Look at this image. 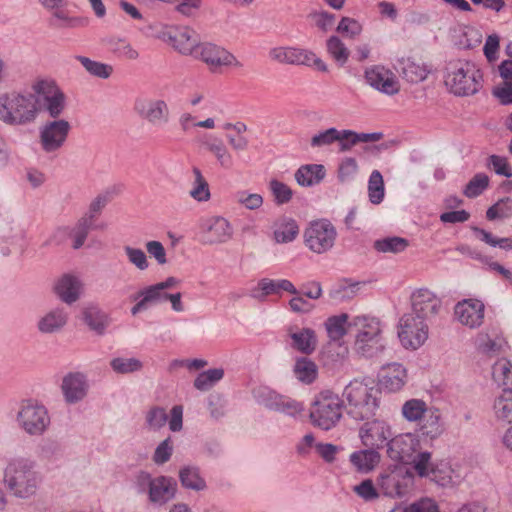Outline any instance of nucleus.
<instances>
[{
    "label": "nucleus",
    "instance_id": "nucleus-28",
    "mask_svg": "<svg viewBox=\"0 0 512 512\" xmlns=\"http://www.w3.org/2000/svg\"><path fill=\"white\" fill-rule=\"evenodd\" d=\"M349 460L358 472L369 473L379 464L381 455L378 450L367 448L353 452Z\"/></svg>",
    "mask_w": 512,
    "mask_h": 512
},
{
    "label": "nucleus",
    "instance_id": "nucleus-17",
    "mask_svg": "<svg viewBox=\"0 0 512 512\" xmlns=\"http://www.w3.org/2000/svg\"><path fill=\"white\" fill-rule=\"evenodd\" d=\"M412 476L408 470L399 468L382 475L380 488L384 495L389 497H403L409 489Z\"/></svg>",
    "mask_w": 512,
    "mask_h": 512
},
{
    "label": "nucleus",
    "instance_id": "nucleus-48",
    "mask_svg": "<svg viewBox=\"0 0 512 512\" xmlns=\"http://www.w3.org/2000/svg\"><path fill=\"white\" fill-rule=\"evenodd\" d=\"M430 408L420 399L407 400L402 406V415L409 422H419Z\"/></svg>",
    "mask_w": 512,
    "mask_h": 512
},
{
    "label": "nucleus",
    "instance_id": "nucleus-34",
    "mask_svg": "<svg viewBox=\"0 0 512 512\" xmlns=\"http://www.w3.org/2000/svg\"><path fill=\"white\" fill-rule=\"evenodd\" d=\"M204 146L215 156L222 168L231 169L233 167V157L220 138L210 136L204 141Z\"/></svg>",
    "mask_w": 512,
    "mask_h": 512
},
{
    "label": "nucleus",
    "instance_id": "nucleus-14",
    "mask_svg": "<svg viewBox=\"0 0 512 512\" xmlns=\"http://www.w3.org/2000/svg\"><path fill=\"white\" fill-rule=\"evenodd\" d=\"M70 129V123L64 119H55L45 123L40 129V142L43 150L47 153L59 150L66 142Z\"/></svg>",
    "mask_w": 512,
    "mask_h": 512
},
{
    "label": "nucleus",
    "instance_id": "nucleus-53",
    "mask_svg": "<svg viewBox=\"0 0 512 512\" xmlns=\"http://www.w3.org/2000/svg\"><path fill=\"white\" fill-rule=\"evenodd\" d=\"M327 51L340 65H344L350 55L348 48L338 36H330L326 42Z\"/></svg>",
    "mask_w": 512,
    "mask_h": 512
},
{
    "label": "nucleus",
    "instance_id": "nucleus-10",
    "mask_svg": "<svg viewBox=\"0 0 512 512\" xmlns=\"http://www.w3.org/2000/svg\"><path fill=\"white\" fill-rule=\"evenodd\" d=\"M134 111L155 127L167 125L171 118L167 102L158 98H137L134 102Z\"/></svg>",
    "mask_w": 512,
    "mask_h": 512
},
{
    "label": "nucleus",
    "instance_id": "nucleus-44",
    "mask_svg": "<svg viewBox=\"0 0 512 512\" xmlns=\"http://www.w3.org/2000/svg\"><path fill=\"white\" fill-rule=\"evenodd\" d=\"M293 371L296 378L305 384L314 382L318 374L316 364L307 357L298 358Z\"/></svg>",
    "mask_w": 512,
    "mask_h": 512
},
{
    "label": "nucleus",
    "instance_id": "nucleus-57",
    "mask_svg": "<svg viewBox=\"0 0 512 512\" xmlns=\"http://www.w3.org/2000/svg\"><path fill=\"white\" fill-rule=\"evenodd\" d=\"M269 188L277 205L286 204L292 199V189L277 179H272L269 182Z\"/></svg>",
    "mask_w": 512,
    "mask_h": 512
},
{
    "label": "nucleus",
    "instance_id": "nucleus-63",
    "mask_svg": "<svg viewBox=\"0 0 512 512\" xmlns=\"http://www.w3.org/2000/svg\"><path fill=\"white\" fill-rule=\"evenodd\" d=\"M358 172V164L355 158L345 157L338 167V179L340 182L352 180Z\"/></svg>",
    "mask_w": 512,
    "mask_h": 512
},
{
    "label": "nucleus",
    "instance_id": "nucleus-5",
    "mask_svg": "<svg viewBox=\"0 0 512 512\" xmlns=\"http://www.w3.org/2000/svg\"><path fill=\"white\" fill-rule=\"evenodd\" d=\"M15 420L18 428L30 437L42 436L51 424L46 406L31 398L20 402Z\"/></svg>",
    "mask_w": 512,
    "mask_h": 512
},
{
    "label": "nucleus",
    "instance_id": "nucleus-50",
    "mask_svg": "<svg viewBox=\"0 0 512 512\" xmlns=\"http://www.w3.org/2000/svg\"><path fill=\"white\" fill-rule=\"evenodd\" d=\"M385 195L384 180L378 170H373L368 181V196L372 204H380Z\"/></svg>",
    "mask_w": 512,
    "mask_h": 512
},
{
    "label": "nucleus",
    "instance_id": "nucleus-54",
    "mask_svg": "<svg viewBox=\"0 0 512 512\" xmlns=\"http://www.w3.org/2000/svg\"><path fill=\"white\" fill-rule=\"evenodd\" d=\"M110 366L118 374H129L140 371L143 364L137 358L116 357L110 361Z\"/></svg>",
    "mask_w": 512,
    "mask_h": 512
},
{
    "label": "nucleus",
    "instance_id": "nucleus-51",
    "mask_svg": "<svg viewBox=\"0 0 512 512\" xmlns=\"http://www.w3.org/2000/svg\"><path fill=\"white\" fill-rule=\"evenodd\" d=\"M258 285L265 295L279 294L281 291H286L291 294H298V291L293 283L286 279H262Z\"/></svg>",
    "mask_w": 512,
    "mask_h": 512
},
{
    "label": "nucleus",
    "instance_id": "nucleus-15",
    "mask_svg": "<svg viewBox=\"0 0 512 512\" xmlns=\"http://www.w3.org/2000/svg\"><path fill=\"white\" fill-rule=\"evenodd\" d=\"M393 433L389 424L385 421L374 419L366 421L359 430V437L362 444L367 448L375 450L386 447Z\"/></svg>",
    "mask_w": 512,
    "mask_h": 512
},
{
    "label": "nucleus",
    "instance_id": "nucleus-58",
    "mask_svg": "<svg viewBox=\"0 0 512 512\" xmlns=\"http://www.w3.org/2000/svg\"><path fill=\"white\" fill-rule=\"evenodd\" d=\"M111 199L112 196L109 191L98 194L90 203L88 211L83 215V217L88 218V220L95 223V220L101 214L105 206L111 201Z\"/></svg>",
    "mask_w": 512,
    "mask_h": 512
},
{
    "label": "nucleus",
    "instance_id": "nucleus-11",
    "mask_svg": "<svg viewBox=\"0 0 512 512\" xmlns=\"http://www.w3.org/2000/svg\"><path fill=\"white\" fill-rule=\"evenodd\" d=\"M201 242L206 245L223 244L233 237L230 222L221 216H213L200 223Z\"/></svg>",
    "mask_w": 512,
    "mask_h": 512
},
{
    "label": "nucleus",
    "instance_id": "nucleus-23",
    "mask_svg": "<svg viewBox=\"0 0 512 512\" xmlns=\"http://www.w3.org/2000/svg\"><path fill=\"white\" fill-rule=\"evenodd\" d=\"M176 491L177 483L173 478L158 476L154 478L148 499L152 504L164 505L175 497Z\"/></svg>",
    "mask_w": 512,
    "mask_h": 512
},
{
    "label": "nucleus",
    "instance_id": "nucleus-24",
    "mask_svg": "<svg viewBox=\"0 0 512 512\" xmlns=\"http://www.w3.org/2000/svg\"><path fill=\"white\" fill-rule=\"evenodd\" d=\"M169 40L173 47L184 55H193L199 47L197 34L187 28H177L169 32Z\"/></svg>",
    "mask_w": 512,
    "mask_h": 512
},
{
    "label": "nucleus",
    "instance_id": "nucleus-36",
    "mask_svg": "<svg viewBox=\"0 0 512 512\" xmlns=\"http://www.w3.org/2000/svg\"><path fill=\"white\" fill-rule=\"evenodd\" d=\"M397 69L401 76L410 83H419L425 80L429 73L424 65L416 63L410 58L400 60Z\"/></svg>",
    "mask_w": 512,
    "mask_h": 512
},
{
    "label": "nucleus",
    "instance_id": "nucleus-4",
    "mask_svg": "<svg viewBox=\"0 0 512 512\" xmlns=\"http://www.w3.org/2000/svg\"><path fill=\"white\" fill-rule=\"evenodd\" d=\"M380 390L362 381H351L343 391L347 413L357 421L369 420L379 407Z\"/></svg>",
    "mask_w": 512,
    "mask_h": 512
},
{
    "label": "nucleus",
    "instance_id": "nucleus-61",
    "mask_svg": "<svg viewBox=\"0 0 512 512\" xmlns=\"http://www.w3.org/2000/svg\"><path fill=\"white\" fill-rule=\"evenodd\" d=\"M363 28L359 21L350 17H342L336 31L346 37L355 38L359 36Z\"/></svg>",
    "mask_w": 512,
    "mask_h": 512
},
{
    "label": "nucleus",
    "instance_id": "nucleus-56",
    "mask_svg": "<svg viewBox=\"0 0 512 512\" xmlns=\"http://www.w3.org/2000/svg\"><path fill=\"white\" fill-rule=\"evenodd\" d=\"M489 185V177L484 173H477L467 183L463 194L468 198H475L481 195Z\"/></svg>",
    "mask_w": 512,
    "mask_h": 512
},
{
    "label": "nucleus",
    "instance_id": "nucleus-59",
    "mask_svg": "<svg viewBox=\"0 0 512 512\" xmlns=\"http://www.w3.org/2000/svg\"><path fill=\"white\" fill-rule=\"evenodd\" d=\"M145 420L149 429L157 431L166 424L168 416L163 407L154 406L146 413Z\"/></svg>",
    "mask_w": 512,
    "mask_h": 512
},
{
    "label": "nucleus",
    "instance_id": "nucleus-55",
    "mask_svg": "<svg viewBox=\"0 0 512 512\" xmlns=\"http://www.w3.org/2000/svg\"><path fill=\"white\" fill-rule=\"evenodd\" d=\"M495 416L508 423H512V394L503 393L495 399L493 405Z\"/></svg>",
    "mask_w": 512,
    "mask_h": 512
},
{
    "label": "nucleus",
    "instance_id": "nucleus-16",
    "mask_svg": "<svg viewBox=\"0 0 512 512\" xmlns=\"http://www.w3.org/2000/svg\"><path fill=\"white\" fill-rule=\"evenodd\" d=\"M412 312L410 314L428 320L438 314L441 300L430 290L421 288L411 295Z\"/></svg>",
    "mask_w": 512,
    "mask_h": 512
},
{
    "label": "nucleus",
    "instance_id": "nucleus-35",
    "mask_svg": "<svg viewBox=\"0 0 512 512\" xmlns=\"http://www.w3.org/2000/svg\"><path fill=\"white\" fill-rule=\"evenodd\" d=\"M179 480L181 485L190 490L203 491L207 488L205 479L200 474L197 466L187 465L179 470Z\"/></svg>",
    "mask_w": 512,
    "mask_h": 512
},
{
    "label": "nucleus",
    "instance_id": "nucleus-60",
    "mask_svg": "<svg viewBox=\"0 0 512 512\" xmlns=\"http://www.w3.org/2000/svg\"><path fill=\"white\" fill-rule=\"evenodd\" d=\"M338 139L339 130L331 127L315 134L310 140V145L313 148H321L332 145L333 143L337 142Z\"/></svg>",
    "mask_w": 512,
    "mask_h": 512
},
{
    "label": "nucleus",
    "instance_id": "nucleus-13",
    "mask_svg": "<svg viewBox=\"0 0 512 512\" xmlns=\"http://www.w3.org/2000/svg\"><path fill=\"white\" fill-rule=\"evenodd\" d=\"M194 57L206 63L212 72L218 71L223 66H242L232 53L211 43L200 44Z\"/></svg>",
    "mask_w": 512,
    "mask_h": 512
},
{
    "label": "nucleus",
    "instance_id": "nucleus-25",
    "mask_svg": "<svg viewBox=\"0 0 512 512\" xmlns=\"http://www.w3.org/2000/svg\"><path fill=\"white\" fill-rule=\"evenodd\" d=\"M96 228L92 221L82 216L71 229L68 227L57 229L55 236L68 235L73 240L72 247L77 250L84 245L89 232Z\"/></svg>",
    "mask_w": 512,
    "mask_h": 512
},
{
    "label": "nucleus",
    "instance_id": "nucleus-30",
    "mask_svg": "<svg viewBox=\"0 0 512 512\" xmlns=\"http://www.w3.org/2000/svg\"><path fill=\"white\" fill-rule=\"evenodd\" d=\"M307 50L296 47H276L270 50L269 56L282 64L303 65Z\"/></svg>",
    "mask_w": 512,
    "mask_h": 512
},
{
    "label": "nucleus",
    "instance_id": "nucleus-41",
    "mask_svg": "<svg viewBox=\"0 0 512 512\" xmlns=\"http://www.w3.org/2000/svg\"><path fill=\"white\" fill-rule=\"evenodd\" d=\"M104 42L109 51L119 58L126 60H137L139 58V52L126 39L111 37L104 40Z\"/></svg>",
    "mask_w": 512,
    "mask_h": 512
},
{
    "label": "nucleus",
    "instance_id": "nucleus-47",
    "mask_svg": "<svg viewBox=\"0 0 512 512\" xmlns=\"http://www.w3.org/2000/svg\"><path fill=\"white\" fill-rule=\"evenodd\" d=\"M166 291L162 290L157 284L147 286L134 294L131 299L138 300L140 297L144 299L148 307L159 305L166 302Z\"/></svg>",
    "mask_w": 512,
    "mask_h": 512
},
{
    "label": "nucleus",
    "instance_id": "nucleus-19",
    "mask_svg": "<svg viewBox=\"0 0 512 512\" xmlns=\"http://www.w3.org/2000/svg\"><path fill=\"white\" fill-rule=\"evenodd\" d=\"M454 312L461 324L476 328L483 323L484 304L479 300H463L456 304Z\"/></svg>",
    "mask_w": 512,
    "mask_h": 512
},
{
    "label": "nucleus",
    "instance_id": "nucleus-9",
    "mask_svg": "<svg viewBox=\"0 0 512 512\" xmlns=\"http://www.w3.org/2000/svg\"><path fill=\"white\" fill-rule=\"evenodd\" d=\"M33 92L38 97V105L42 100L44 109L51 118L57 119L65 110L66 97L61 89L52 81L39 80L32 86Z\"/></svg>",
    "mask_w": 512,
    "mask_h": 512
},
{
    "label": "nucleus",
    "instance_id": "nucleus-43",
    "mask_svg": "<svg viewBox=\"0 0 512 512\" xmlns=\"http://www.w3.org/2000/svg\"><path fill=\"white\" fill-rule=\"evenodd\" d=\"M386 348V341L382 334L371 337L355 345L356 351L366 357L374 358L379 356Z\"/></svg>",
    "mask_w": 512,
    "mask_h": 512
},
{
    "label": "nucleus",
    "instance_id": "nucleus-3",
    "mask_svg": "<svg viewBox=\"0 0 512 512\" xmlns=\"http://www.w3.org/2000/svg\"><path fill=\"white\" fill-rule=\"evenodd\" d=\"M483 76L475 64L467 60H451L445 67L444 83L455 96H471L482 88Z\"/></svg>",
    "mask_w": 512,
    "mask_h": 512
},
{
    "label": "nucleus",
    "instance_id": "nucleus-29",
    "mask_svg": "<svg viewBox=\"0 0 512 512\" xmlns=\"http://www.w3.org/2000/svg\"><path fill=\"white\" fill-rule=\"evenodd\" d=\"M49 25L56 29H75L88 25V19L80 16H71L65 8L52 10Z\"/></svg>",
    "mask_w": 512,
    "mask_h": 512
},
{
    "label": "nucleus",
    "instance_id": "nucleus-62",
    "mask_svg": "<svg viewBox=\"0 0 512 512\" xmlns=\"http://www.w3.org/2000/svg\"><path fill=\"white\" fill-rule=\"evenodd\" d=\"M174 446L171 437H167L158 444L153 454V461L157 465L168 462L173 454Z\"/></svg>",
    "mask_w": 512,
    "mask_h": 512
},
{
    "label": "nucleus",
    "instance_id": "nucleus-37",
    "mask_svg": "<svg viewBox=\"0 0 512 512\" xmlns=\"http://www.w3.org/2000/svg\"><path fill=\"white\" fill-rule=\"evenodd\" d=\"M427 478L441 487L453 486L459 481V475L454 472L448 463L443 461L436 463Z\"/></svg>",
    "mask_w": 512,
    "mask_h": 512
},
{
    "label": "nucleus",
    "instance_id": "nucleus-40",
    "mask_svg": "<svg viewBox=\"0 0 512 512\" xmlns=\"http://www.w3.org/2000/svg\"><path fill=\"white\" fill-rule=\"evenodd\" d=\"M290 337L293 341L292 347L304 354H310L316 349V335L314 330L310 328H303L291 333Z\"/></svg>",
    "mask_w": 512,
    "mask_h": 512
},
{
    "label": "nucleus",
    "instance_id": "nucleus-26",
    "mask_svg": "<svg viewBox=\"0 0 512 512\" xmlns=\"http://www.w3.org/2000/svg\"><path fill=\"white\" fill-rule=\"evenodd\" d=\"M443 431L444 426L441 422V414L436 408H430L418 422V432L420 435L431 440L438 438Z\"/></svg>",
    "mask_w": 512,
    "mask_h": 512
},
{
    "label": "nucleus",
    "instance_id": "nucleus-31",
    "mask_svg": "<svg viewBox=\"0 0 512 512\" xmlns=\"http://www.w3.org/2000/svg\"><path fill=\"white\" fill-rule=\"evenodd\" d=\"M81 283L72 275H64L56 284L55 290L62 301L72 304L79 298Z\"/></svg>",
    "mask_w": 512,
    "mask_h": 512
},
{
    "label": "nucleus",
    "instance_id": "nucleus-7",
    "mask_svg": "<svg viewBox=\"0 0 512 512\" xmlns=\"http://www.w3.org/2000/svg\"><path fill=\"white\" fill-rule=\"evenodd\" d=\"M429 328L425 320L412 314H404L398 324V337L406 349L416 350L428 338Z\"/></svg>",
    "mask_w": 512,
    "mask_h": 512
},
{
    "label": "nucleus",
    "instance_id": "nucleus-38",
    "mask_svg": "<svg viewBox=\"0 0 512 512\" xmlns=\"http://www.w3.org/2000/svg\"><path fill=\"white\" fill-rule=\"evenodd\" d=\"M84 322L90 330L103 335L110 324L109 316L97 307H89L84 311Z\"/></svg>",
    "mask_w": 512,
    "mask_h": 512
},
{
    "label": "nucleus",
    "instance_id": "nucleus-22",
    "mask_svg": "<svg viewBox=\"0 0 512 512\" xmlns=\"http://www.w3.org/2000/svg\"><path fill=\"white\" fill-rule=\"evenodd\" d=\"M348 327L355 332V345L382 334L381 323L375 317L356 316L349 322Z\"/></svg>",
    "mask_w": 512,
    "mask_h": 512
},
{
    "label": "nucleus",
    "instance_id": "nucleus-64",
    "mask_svg": "<svg viewBox=\"0 0 512 512\" xmlns=\"http://www.w3.org/2000/svg\"><path fill=\"white\" fill-rule=\"evenodd\" d=\"M123 249L128 261L137 269L144 271L149 267L147 256L142 249L134 248L128 245L124 246Z\"/></svg>",
    "mask_w": 512,
    "mask_h": 512
},
{
    "label": "nucleus",
    "instance_id": "nucleus-12",
    "mask_svg": "<svg viewBox=\"0 0 512 512\" xmlns=\"http://www.w3.org/2000/svg\"><path fill=\"white\" fill-rule=\"evenodd\" d=\"M418 447L419 441L414 434H399L391 437L386 443V454L392 461L408 465L413 461V455Z\"/></svg>",
    "mask_w": 512,
    "mask_h": 512
},
{
    "label": "nucleus",
    "instance_id": "nucleus-2",
    "mask_svg": "<svg viewBox=\"0 0 512 512\" xmlns=\"http://www.w3.org/2000/svg\"><path fill=\"white\" fill-rule=\"evenodd\" d=\"M39 111L35 92L12 91L0 94V121L7 125L24 126L33 123Z\"/></svg>",
    "mask_w": 512,
    "mask_h": 512
},
{
    "label": "nucleus",
    "instance_id": "nucleus-52",
    "mask_svg": "<svg viewBox=\"0 0 512 512\" xmlns=\"http://www.w3.org/2000/svg\"><path fill=\"white\" fill-rule=\"evenodd\" d=\"M408 241L402 237H386L374 242V249L382 253H400L408 247Z\"/></svg>",
    "mask_w": 512,
    "mask_h": 512
},
{
    "label": "nucleus",
    "instance_id": "nucleus-39",
    "mask_svg": "<svg viewBox=\"0 0 512 512\" xmlns=\"http://www.w3.org/2000/svg\"><path fill=\"white\" fill-rule=\"evenodd\" d=\"M299 233V227L295 220L283 217L274 225V239L277 243L293 241Z\"/></svg>",
    "mask_w": 512,
    "mask_h": 512
},
{
    "label": "nucleus",
    "instance_id": "nucleus-49",
    "mask_svg": "<svg viewBox=\"0 0 512 512\" xmlns=\"http://www.w3.org/2000/svg\"><path fill=\"white\" fill-rule=\"evenodd\" d=\"M75 58L82 64V66L85 68V70L92 76H95V77H98L101 79H107L113 73V67L109 64L91 60L90 58H88L86 56L78 55Z\"/></svg>",
    "mask_w": 512,
    "mask_h": 512
},
{
    "label": "nucleus",
    "instance_id": "nucleus-6",
    "mask_svg": "<svg viewBox=\"0 0 512 512\" xmlns=\"http://www.w3.org/2000/svg\"><path fill=\"white\" fill-rule=\"evenodd\" d=\"M343 401L331 391L321 392L313 403L310 418L322 430L335 427L342 417Z\"/></svg>",
    "mask_w": 512,
    "mask_h": 512
},
{
    "label": "nucleus",
    "instance_id": "nucleus-21",
    "mask_svg": "<svg viewBox=\"0 0 512 512\" xmlns=\"http://www.w3.org/2000/svg\"><path fill=\"white\" fill-rule=\"evenodd\" d=\"M407 381L406 369L399 363L383 366L380 372V386L389 391L397 392L403 388Z\"/></svg>",
    "mask_w": 512,
    "mask_h": 512
},
{
    "label": "nucleus",
    "instance_id": "nucleus-45",
    "mask_svg": "<svg viewBox=\"0 0 512 512\" xmlns=\"http://www.w3.org/2000/svg\"><path fill=\"white\" fill-rule=\"evenodd\" d=\"M415 473L420 477L427 478L433 470L436 462L432 460V455L428 451H418L413 455V461L409 462Z\"/></svg>",
    "mask_w": 512,
    "mask_h": 512
},
{
    "label": "nucleus",
    "instance_id": "nucleus-46",
    "mask_svg": "<svg viewBox=\"0 0 512 512\" xmlns=\"http://www.w3.org/2000/svg\"><path fill=\"white\" fill-rule=\"evenodd\" d=\"M194 175L193 188L190 190L189 195L198 202H206L210 199L211 194L209 190V184L202 175L199 168L193 167Z\"/></svg>",
    "mask_w": 512,
    "mask_h": 512
},
{
    "label": "nucleus",
    "instance_id": "nucleus-33",
    "mask_svg": "<svg viewBox=\"0 0 512 512\" xmlns=\"http://www.w3.org/2000/svg\"><path fill=\"white\" fill-rule=\"evenodd\" d=\"M325 177V168L321 164H307L295 172V180L300 186H313Z\"/></svg>",
    "mask_w": 512,
    "mask_h": 512
},
{
    "label": "nucleus",
    "instance_id": "nucleus-20",
    "mask_svg": "<svg viewBox=\"0 0 512 512\" xmlns=\"http://www.w3.org/2000/svg\"><path fill=\"white\" fill-rule=\"evenodd\" d=\"M61 389L64 399L68 404L78 403L87 394L88 384L86 377L79 372L68 373L62 380Z\"/></svg>",
    "mask_w": 512,
    "mask_h": 512
},
{
    "label": "nucleus",
    "instance_id": "nucleus-32",
    "mask_svg": "<svg viewBox=\"0 0 512 512\" xmlns=\"http://www.w3.org/2000/svg\"><path fill=\"white\" fill-rule=\"evenodd\" d=\"M493 379L503 393L512 394V363L507 359H500L493 365Z\"/></svg>",
    "mask_w": 512,
    "mask_h": 512
},
{
    "label": "nucleus",
    "instance_id": "nucleus-27",
    "mask_svg": "<svg viewBox=\"0 0 512 512\" xmlns=\"http://www.w3.org/2000/svg\"><path fill=\"white\" fill-rule=\"evenodd\" d=\"M68 321V312L64 308H54L41 317L37 327L41 333L52 334L59 332Z\"/></svg>",
    "mask_w": 512,
    "mask_h": 512
},
{
    "label": "nucleus",
    "instance_id": "nucleus-1",
    "mask_svg": "<svg viewBox=\"0 0 512 512\" xmlns=\"http://www.w3.org/2000/svg\"><path fill=\"white\" fill-rule=\"evenodd\" d=\"M43 482L36 460L19 456L12 458L3 471V484L12 496L27 500L37 495Z\"/></svg>",
    "mask_w": 512,
    "mask_h": 512
},
{
    "label": "nucleus",
    "instance_id": "nucleus-8",
    "mask_svg": "<svg viewBox=\"0 0 512 512\" xmlns=\"http://www.w3.org/2000/svg\"><path fill=\"white\" fill-rule=\"evenodd\" d=\"M336 236L335 227L325 219L312 222L304 232L306 246L318 254L330 250L334 246Z\"/></svg>",
    "mask_w": 512,
    "mask_h": 512
},
{
    "label": "nucleus",
    "instance_id": "nucleus-42",
    "mask_svg": "<svg viewBox=\"0 0 512 512\" xmlns=\"http://www.w3.org/2000/svg\"><path fill=\"white\" fill-rule=\"evenodd\" d=\"M349 316L346 313L329 317L325 322L328 337L332 341L340 340L351 329L348 327Z\"/></svg>",
    "mask_w": 512,
    "mask_h": 512
},
{
    "label": "nucleus",
    "instance_id": "nucleus-18",
    "mask_svg": "<svg viewBox=\"0 0 512 512\" xmlns=\"http://www.w3.org/2000/svg\"><path fill=\"white\" fill-rule=\"evenodd\" d=\"M365 78L370 86L387 95H394L400 90L396 76L383 66H373L367 69Z\"/></svg>",
    "mask_w": 512,
    "mask_h": 512
}]
</instances>
